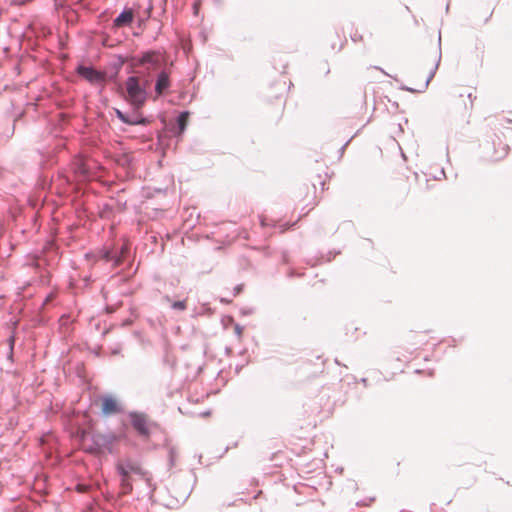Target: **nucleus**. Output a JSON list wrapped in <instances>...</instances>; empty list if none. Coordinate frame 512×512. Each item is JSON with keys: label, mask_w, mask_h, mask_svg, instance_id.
Here are the masks:
<instances>
[{"label": "nucleus", "mask_w": 512, "mask_h": 512, "mask_svg": "<svg viewBox=\"0 0 512 512\" xmlns=\"http://www.w3.org/2000/svg\"><path fill=\"white\" fill-rule=\"evenodd\" d=\"M163 300L171 303V308L174 310L184 311L187 308L186 300L172 302L170 296L168 295L164 296Z\"/></svg>", "instance_id": "4468645a"}, {"label": "nucleus", "mask_w": 512, "mask_h": 512, "mask_svg": "<svg viewBox=\"0 0 512 512\" xmlns=\"http://www.w3.org/2000/svg\"><path fill=\"white\" fill-rule=\"evenodd\" d=\"M114 112H115L116 117H117L121 122H123V123H124V120H125V114H126V112H123V111H121L120 109H117V108H115V109H114Z\"/></svg>", "instance_id": "dca6fc26"}, {"label": "nucleus", "mask_w": 512, "mask_h": 512, "mask_svg": "<svg viewBox=\"0 0 512 512\" xmlns=\"http://www.w3.org/2000/svg\"><path fill=\"white\" fill-rule=\"evenodd\" d=\"M78 490L80 492H85L86 491V487L84 485H78Z\"/></svg>", "instance_id": "4be33fe9"}, {"label": "nucleus", "mask_w": 512, "mask_h": 512, "mask_svg": "<svg viewBox=\"0 0 512 512\" xmlns=\"http://www.w3.org/2000/svg\"><path fill=\"white\" fill-rule=\"evenodd\" d=\"M199 5H200V3L198 1L194 2V4H193V9H194L195 15H197V13H198Z\"/></svg>", "instance_id": "6ab92c4d"}, {"label": "nucleus", "mask_w": 512, "mask_h": 512, "mask_svg": "<svg viewBox=\"0 0 512 512\" xmlns=\"http://www.w3.org/2000/svg\"><path fill=\"white\" fill-rule=\"evenodd\" d=\"M142 63L147 65L148 69H160L156 81H155V92L157 95L164 94L171 86L170 81V70L167 69L165 58L156 52H146L142 57Z\"/></svg>", "instance_id": "f03ea898"}, {"label": "nucleus", "mask_w": 512, "mask_h": 512, "mask_svg": "<svg viewBox=\"0 0 512 512\" xmlns=\"http://www.w3.org/2000/svg\"><path fill=\"white\" fill-rule=\"evenodd\" d=\"M501 121V125L504 126L505 128H509L508 125L512 124V119L508 117H504Z\"/></svg>", "instance_id": "f3484780"}, {"label": "nucleus", "mask_w": 512, "mask_h": 512, "mask_svg": "<svg viewBox=\"0 0 512 512\" xmlns=\"http://www.w3.org/2000/svg\"><path fill=\"white\" fill-rule=\"evenodd\" d=\"M76 71L91 84H103L106 81V73L98 71L92 66L79 65Z\"/></svg>", "instance_id": "423d86ee"}, {"label": "nucleus", "mask_w": 512, "mask_h": 512, "mask_svg": "<svg viewBox=\"0 0 512 512\" xmlns=\"http://www.w3.org/2000/svg\"><path fill=\"white\" fill-rule=\"evenodd\" d=\"M129 245L123 244L118 250L105 249L101 251V258L106 262H112L114 267H119L129 255Z\"/></svg>", "instance_id": "39448f33"}, {"label": "nucleus", "mask_w": 512, "mask_h": 512, "mask_svg": "<svg viewBox=\"0 0 512 512\" xmlns=\"http://www.w3.org/2000/svg\"><path fill=\"white\" fill-rule=\"evenodd\" d=\"M261 224H262V226L266 225L264 219H261Z\"/></svg>", "instance_id": "393cba45"}, {"label": "nucleus", "mask_w": 512, "mask_h": 512, "mask_svg": "<svg viewBox=\"0 0 512 512\" xmlns=\"http://www.w3.org/2000/svg\"><path fill=\"white\" fill-rule=\"evenodd\" d=\"M134 19V14L131 9H124L114 20L113 24L116 27H124L130 25Z\"/></svg>", "instance_id": "9d476101"}, {"label": "nucleus", "mask_w": 512, "mask_h": 512, "mask_svg": "<svg viewBox=\"0 0 512 512\" xmlns=\"http://www.w3.org/2000/svg\"><path fill=\"white\" fill-rule=\"evenodd\" d=\"M29 204L30 206L33 208V209H36L37 208V201L36 200H33V199H29Z\"/></svg>", "instance_id": "a211bd4d"}, {"label": "nucleus", "mask_w": 512, "mask_h": 512, "mask_svg": "<svg viewBox=\"0 0 512 512\" xmlns=\"http://www.w3.org/2000/svg\"><path fill=\"white\" fill-rule=\"evenodd\" d=\"M468 98L470 99V102H471V105L473 104V97H472V93H468Z\"/></svg>", "instance_id": "5701e85b"}, {"label": "nucleus", "mask_w": 512, "mask_h": 512, "mask_svg": "<svg viewBox=\"0 0 512 512\" xmlns=\"http://www.w3.org/2000/svg\"><path fill=\"white\" fill-rule=\"evenodd\" d=\"M130 419L131 426L136 431V433L143 439H148L150 437V428L149 421L146 414L141 412H130L128 414Z\"/></svg>", "instance_id": "20e7f679"}, {"label": "nucleus", "mask_w": 512, "mask_h": 512, "mask_svg": "<svg viewBox=\"0 0 512 512\" xmlns=\"http://www.w3.org/2000/svg\"><path fill=\"white\" fill-rule=\"evenodd\" d=\"M115 441V436L113 434H94L93 442L95 444L96 450H101L104 448H109L112 443Z\"/></svg>", "instance_id": "1a4fd4ad"}, {"label": "nucleus", "mask_w": 512, "mask_h": 512, "mask_svg": "<svg viewBox=\"0 0 512 512\" xmlns=\"http://www.w3.org/2000/svg\"><path fill=\"white\" fill-rule=\"evenodd\" d=\"M508 145L499 144V148L494 150V153L490 156L493 161H498L504 158L508 154Z\"/></svg>", "instance_id": "ddd939ff"}, {"label": "nucleus", "mask_w": 512, "mask_h": 512, "mask_svg": "<svg viewBox=\"0 0 512 512\" xmlns=\"http://www.w3.org/2000/svg\"><path fill=\"white\" fill-rule=\"evenodd\" d=\"M440 59H441V55H439V58H438V61L436 62L434 68L430 71L424 85H423V88L422 89H419V90H414L413 88H410V87H407V86H402L401 89L402 90H405V91H410V92H423L427 89L430 81L432 80V78L434 77L435 75V72L438 68V65H439V62H440Z\"/></svg>", "instance_id": "9b49d317"}, {"label": "nucleus", "mask_w": 512, "mask_h": 512, "mask_svg": "<svg viewBox=\"0 0 512 512\" xmlns=\"http://www.w3.org/2000/svg\"><path fill=\"white\" fill-rule=\"evenodd\" d=\"M294 275H295L294 271H293V270H291V271L289 272V277H293Z\"/></svg>", "instance_id": "b1692460"}, {"label": "nucleus", "mask_w": 512, "mask_h": 512, "mask_svg": "<svg viewBox=\"0 0 512 512\" xmlns=\"http://www.w3.org/2000/svg\"><path fill=\"white\" fill-rule=\"evenodd\" d=\"M188 117H189V112H187V111H183L178 115V117H177V129H178L177 134L178 135H181L185 131Z\"/></svg>", "instance_id": "f8f14e48"}, {"label": "nucleus", "mask_w": 512, "mask_h": 512, "mask_svg": "<svg viewBox=\"0 0 512 512\" xmlns=\"http://www.w3.org/2000/svg\"><path fill=\"white\" fill-rule=\"evenodd\" d=\"M242 290V286L238 285L234 288V295H238Z\"/></svg>", "instance_id": "aec40b11"}, {"label": "nucleus", "mask_w": 512, "mask_h": 512, "mask_svg": "<svg viewBox=\"0 0 512 512\" xmlns=\"http://www.w3.org/2000/svg\"><path fill=\"white\" fill-rule=\"evenodd\" d=\"M126 97L125 99L134 108H142L148 98V88L150 80L139 76H129L125 82Z\"/></svg>", "instance_id": "7ed1b4c3"}, {"label": "nucleus", "mask_w": 512, "mask_h": 512, "mask_svg": "<svg viewBox=\"0 0 512 512\" xmlns=\"http://www.w3.org/2000/svg\"><path fill=\"white\" fill-rule=\"evenodd\" d=\"M235 331H236V333H237V334H239V335H240V334H241V332H242V328H241L239 325H236V327H235Z\"/></svg>", "instance_id": "412c9836"}, {"label": "nucleus", "mask_w": 512, "mask_h": 512, "mask_svg": "<svg viewBox=\"0 0 512 512\" xmlns=\"http://www.w3.org/2000/svg\"><path fill=\"white\" fill-rule=\"evenodd\" d=\"M176 456H177L176 450L174 448H170L169 449V463L171 466L174 465Z\"/></svg>", "instance_id": "2eb2a0df"}, {"label": "nucleus", "mask_w": 512, "mask_h": 512, "mask_svg": "<svg viewBox=\"0 0 512 512\" xmlns=\"http://www.w3.org/2000/svg\"><path fill=\"white\" fill-rule=\"evenodd\" d=\"M141 108H134L131 112H126L124 123L127 125H142L145 126L149 120L140 113Z\"/></svg>", "instance_id": "0eeeda50"}, {"label": "nucleus", "mask_w": 512, "mask_h": 512, "mask_svg": "<svg viewBox=\"0 0 512 512\" xmlns=\"http://www.w3.org/2000/svg\"><path fill=\"white\" fill-rule=\"evenodd\" d=\"M122 412V408L111 396H104L102 398V413L106 416L118 414Z\"/></svg>", "instance_id": "6e6552de"}, {"label": "nucleus", "mask_w": 512, "mask_h": 512, "mask_svg": "<svg viewBox=\"0 0 512 512\" xmlns=\"http://www.w3.org/2000/svg\"><path fill=\"white\" fill-rule=\"evenodd\" d=\"M116 472L120 478V493L127 495L132 492V475H136L149 482L150 477L147 471H145L141 465L132 460L126 459L116 463Z\"/></svg>", "instance_id": "f257e3e1"}]
</instances>
